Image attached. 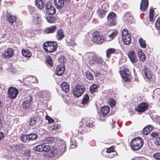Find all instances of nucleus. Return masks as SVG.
<instances>
[{"label": "nucleus", "mask_w": 160, "mask_h": 160, "mask_svg": "<svg viewBox=\"0 0 160 160\" xmlns=\"http://www.w3.org/2000/svg\"><path fill=\"white\" fill-rule=\"evenodd\" d=\"M58 46V44L55 42H47L44 43L43 48L45 51L52 52L56 50Z\"/></svg>", "instance_id": "nucleus-2"}, {"label": "nucleus", "mask_w": 160, "mask_h": 160, "mask_svg": "<svg viewBox=\"0 0 160 160\" xmlns=\"http://www.w3.org/2000/svg\"><path fill=\"white\" fill-rule=\"evenodd\" d=\"M29 99L27 100L26 101H25L22 105V107L24 109L28 108L30 107L31 105V100L32 99V98L31 96H29Z\"/></svg>", "instance_id": "nucleus-15"}, {"label": "nucleus", "mask_w": 160, "mask_h": 160, "mask_svg": "<svg viewBox=\"0 0 160 160\" xmlns=\"http://www.w3.org/2000/svg\"><path fill=\"white\" fill-rule=\"evenodd\" d=\"M138 56L139 59L142 62H144L146 60V57L144 53L141 50L138 51Z\"/></svg>", "instance_id": "nucleus-23"}, {"label": "nucleus", "mask_w": 160, "mask_h": 160, "mask_svg": "<svg viewBox=\"0 0 160 160\" xmlns=\"http://www.w3.org/2000/svg\"><path fill=\"white\" fill-rule=\"evenodd\" d=\"M63 71H56L55 74L58 76H61L63 73Z\"/></svg>", "instance_id": "nucleus-60"}, {"label": "nucleus", "mask_w": 160, "mask_h": 160, "mask_svg": "<svg viewBox=\"0 0 160 160\" xmlns=\"http://www.w3.org/2000/svg\"><path fill=\"white\" fill-rule=\"evenodd\" d=\"M118 32L117 31H115L112 32L111 34L108 35L110 39L109 41L112 40L118 34Z\"/></svg>", "instance_id": "nucleus-40"}, {"label": "nucleus", "mask_w": 160, "mask_h": 160, "mask_svg": "<svg viewBox=\"0 0 160 160\" xmlns=\"http://www.w3.org/2000/svg\"><path fill=\"white\" fill-rule=\"evenodd\" d=\"M153 129V127L152 126L149 125L144 128L143 130V132L144 134L147 135L149 134L150 132Z\"/></svg>", "instance_id": "nucleus-25"}, {"label": "nucleus", "mask_w": 160, "mask_h": 160, "mask_svg": "<svg viewBox=\"0 0 160 160\" xmlns=\"http://www.w3.org/2000/svg\"><path fill=\"white\" fill-rule=\"evenodd\" d=\"M61 88L62 90L66 93L68 92L69 90V86L68 83L65 82H62L61 84Z\"/></svg>", "instance_id": "nucleus-19"}, {"label": "nucleus", "mask_w": 160, "mask_h": 160, "mask_svg": "<svg viewBox=\"0 0 160 160\" xmlns=\"http://www.w3.org/2000/svg\"><path fill=\"white\" fill-rule=\"evenodd\" d=\"M92 60L97 63L103 65V62L102 58L100 57L97 56L95 55H93L92 56Z\"/></svg>", "instance_id": "nucleus-17"}, {"label": "nucleus", "mask_w": 160, "mask_h": 160, "mask_svg": "<svg viewBox=\"0 0 160 160\" xmlns=\"http://www.w3.org/2000/svg\"><path fill=\"white\" fill-rule=\"evenodd\" d=\"M4 137V134L3 132H0V141Z\"/></svg>", "instance_id": "nucleus-63"}, {"label": "nucleus", "mask_w": 160, "mask_h": 160, "mask_svg": "<svg viewBox=\"0 0 160 160\" xmlns=\"http://www.w3.org/2000/svg\"><path fill=\"white\" fill-rule=\"evenodd\" d=\"M108 20L109 22L110 26H113L115 24L114 21L116 19V14L114 12L110 13L107 17Z\"/></svg>", "instance_id": "nucleus-10"}, {"label": "nucleus", "mask_w": 160, "mask_h": 160, "mask_svg": "<svg viewBox=\"0 0 160 160\" xmlns=\"http://www.w3.org/2000/svg\"><path fill=\"white\" fill-rule=\"evenodd\" d=\"M55 138L53 137H48L43 139L42 141L44 144H49L55 142Z\"/></svg>", "instance_id": "nucleus-18"}, {"label": "nucleus", "mask_w": 160, "mask_h": 160, "mask_svg": "<svg viewBox=\"0 0 160 160\" xmlns=\"http://www.w3.org/2000/svg\"><path fill=\"white\" fill-rule=\"evenodd\" d=\"M38 118L36 116H34L31 118L29 121V124L31 126H33L37 122Z\"/></svg>", "instance_id": "nucleus-29"}, {"label": "nucleus", "mask_w": 160, "mask_h": 160, "mask_svg": "<svg viewBox=\"0 0 160 160\" xmlns=\"http://www.w3.org/2000/svg\"><path fill=\"white\" fill-rule=\"evenodd\" d=\"M18 92V90L14 87H10L8 90V94L9 98L12 99L16 98Z\"/></svg>", "instance_id": "nucleus-6"}, {"label": "nucleus", "mask_w": 160, "mask_h": 160, "mask_svg": "<svg viewBox=\"0 0 160 160\" xmlns=\"http://www.w3.org/2000/svg\"><path fill=\"white\" fill-rule=\"evenodd\" d=\"M58 60L60 63H63L66 61V60L65 57L63 56H61L59 57Z\"/></svg>", "instance_id": "nucleus-48"}, {"label": "nucleus", "mask_w": 160, "mask_h": 160, "mask_svg": "<svg viewBox=\"0 0 160 160\" xmlns=\"http://www.w3.org/2000/svg\"><path fill=\"white\" fill-rule=\"evenodd\" d=\"M109 102L110 105L112 107H114L116 104L115 100L113 98H110L109 100Z\"/></svg>", "instance_id": "nucleus-46"}, {"label": "nucleus", "mask_w": 160, "mask_h": 160, "mask_svg": "<svg viewBox=\"0 0 160 160\" xmlns=\"http://www.w3.org/2000/svg\"><path fill=\"white\" fill-rule=\"evenodd\" d=\"M84 121L86 122V125L87 127H88L89 129V130H90L89 127H90V124L89 122V118L88 117H85L83 118V119Z\"/></svg>", "instance_id": "nucleus-44"}, {"label": "nucleus", "mask_w": 160, "mask_h": 160, "mask_svg": "<svg viewBox=\"0 0 160 160\" xmlns=\"http://www.w3.org/2000/svg\"><path fill=\"white\" fill-rule=\"evenodd\" d=\"M129 71H120L119 73L122 78L125 82H128L130 79V74Z\"/></svg>", "instance_id": "nucleus-9"}, {"label": "nucleus", "mask_w": 160, "mask_h": 160, "mask_svg": "<svg viewBox=\"0 0 160 160\" xmlns=\"http://www.w3.org/2000/svg\"><path fill=\"white\" fill-rule=\"evenodd\" d=\"M109 108L107 106H104L101 108V111L103 116H105L109 111Z\"/></svg>", "instance_id": "nucleus-26"}, {"label": "nucleus", "mask_w": 160, "mask_h": 160, "mask_svg": "<svg viewBox=\"0 0 160 160\" xmlns=\"http://www.w3.org/2000/svg\"><path fill=\"white\" fill-rule=\"evenodd\" d=\"M29 142L31 140H34L37 138V135L35 133H31L28 134Z\"/></svg>", "instance_id": "nucleus-33"}, {"label": "nucleus", "mask_w": 160, "mask_h": 160, "mask_svg": "<svg viewBox=\"0 0 160 160\" xmlns=\"http://www.w3.org/2000/svg\"><path fill=\"white\" fill-rule=\"evenodd\" d=\"M7 19L8 22L11 23L12 25L13 23L16 21V18L14 16H13L11 14H8L7 15Z\"/></svg>", "instance_id": "nucleus-22"}, {"label": "nucleus", "mask_w": 160, "mask_h": 160, "mask_svg": "<svg viewBox=\"0 0 160 160\" xmlns=\"http://www.w3.org/2000/svg\"><path fill=\"white\" fill-rule=\"evenodd\" d=\"M128 55L130 61L132 63H136L137 62L138 60V58L134 52L132 51L129 52Z\"/></svg>", "instance_id": "nucleus-11"}, {"label": "nucleus", "mask_w": 160, "mask_h": 160, "mask_svg": "<svg viewBox=\"0 0 160 160\" xmlns=\"http://www.w3.org/2000/svg\"><path fill=\"white\" fill-rule=\"evenodd\" d=\"M13 54V50L12 48H8L6 51L3 52L2 55L3 56L7 58H9L11 57Z\"/></svg>", "instance_id": "nucleus-12"}, {"label": "nucleus", "mask_w": 160, "mask_h": 160, "mask_svg": "<svg viewBox=\"0 0 160 160\" xmlns=\"http://www.w3.org/2000/svg\"><path fill=\"white\" fill-rule=\"evenodd\" d=\"M28 137V134L25 135H24L21 136V139L22 142H29V140Z\"/></svg>", "instance_id": "nucleus-42"}, {"label": "nucleus", "mask_w": 160, "mask_h": 160, "mask_svg": "<svg viewBox=\"0 0 160 160\" xmlns=\"http://www.w3.org/2000/svg\"><path fill=\"white\" fill-rule=\"evenodd\" d=\"M71 142L70 144V147L72 148H73L76 147V141L74 140L71 139Z\"/></svg>", "instance_id": "nucleus-50"}, {"label": "nucleus", "mask_w": 160, "mask_h": 160, "mask_svg": "<svg viewBox=\"0 0 160 160\" xmlns=\"http://www.w3.org/2000/svg\"><path fill=\"white\" fill-rule=\"evenodd\" d=\"M59 151L60 153H63L65 152L66 150V145L64 143H62L59 148Z\"/></svg>", "instance_id": "nucleus-37"}, {"label": "nucleus", "mask_w": 160, "mask_h": 160, "mask_svg": "<svg viewBox=\"0 0 160 160\" xmlns=\"http://www.w3.org/2000/svg\"><path fill=\"white\" fill-rule=\"evenodd\" d=\"M148 7V2L147 0L142 1L140 6V9L142 11H145Z\"/></svg>", "instance_id": "nucleus-13"}, {"label": "nucleus", "mask_w": 160, "mask_h": 160, "mask_svg": "<svg viewBox=\"0 0 160 160\" xmlns=\"http://www.w3.org/2000/svg\"><path fill=\"white\" fill-rule=\"evenodd\" d=\"M64 36V35L62 30L59 29L57 31L56 38L58 40H60L62 39Z\"/></svg>", "instance_id": "nucleus-20"}, {"label": "nucleus", "mask_w": 160, "mask_h": 160, "mask_svg": "<svg viewBox=\"0 0 160 160\" xmlns=\"http://www.w3.org/2000/svg\"><path fill=\"white\" fill-rule=\"evenodd\" d=\"M69 45L73 46L75 45V43L74 41L71 40L69 43Z\"/></svg>", "instance_id": "nucleus-64"}, {"label": "nucleus", "mask_w": 160, "mask_h": 160, "mask_svg": "<svg viewBox=\"0 0 160 160\" xmlns=\"http://www.w3.org/2000/svg\"><path fill=\"white\" fill-rule=\"evenodd\" d=\"M149 19L152 22L154 21L153 14H149Z\"/></svg>", "instance_id": "nucleus-62"}, {"label": "nucleus", "mask_w": 160, "mask_h": 160, "mask_svg": "<svg viewBox=\"0 0 160 160\" xmlns=\"http://www.w3.org/2000/svg\"><path fill=\"white\" fill-rule=\"evenodd\" d=\"M107 10H104L103 9H100L98 11V13L99 16L101 18H102L105 17L106 13L107 12Z\"/></svg>", "instance_id": "nucleus-32"}, {"label": "nucleus", "mask_w": 160, "mask_h": 160, "mask_svg": "<svg viewBox=\"0 0 160 160\" xmlns=\"http://www.w3.org/2000/svg\"><path fill=\"white\" fill-rule=\"evenodd\" d=\"M46 19L48 22L50 23L52 22L54 20V18L50 16L48 17Z\"/></svg>", "instance_id": "nucleus-57"}, {"label": "nucleus", "mask_w": 160, "mask_h": 160, "mask_svg": "<svg viewBox=\"0 0 160 160\" xmlns=\"http://www.w3.org/2000/svg\"><path fill=\"white\" fill-rule=\"evenodd\" d=\"M148 107V105L147 103L142 102L136 108V110L139 112H142L147 110Z\"/></svg>", "instance_id": "nucleus-8"}, {"label": "nucleus", "mask_w": 160, "mask_h": 160, "mask_svg": "<svg viewBox=\"0 0 160 160\" xmlns=\"http://www.w3.org/2000/svg\"><path fill=\"white\" fill-rule=\"evenodd\" d=\"M154 143L156 145L160 147V138H156L154 140Z\"/></svg>", "instance_id": "nucleus-53"}, {"label": "nucleus", "mask_w": 160, "mask_h": 160, "mask_svg": "<svg viewBox=\"0 0 160 160\" xmlns=\"http://www.w3.org/2000/svg\"><path fill=\"white\" fill-rule=\"evenodd\" d=\"M115 154L116 153H113V152L108 153V154L106 155V157L109 158H112L115 156Z\"/></svg>", "instance_id": "nucleus-54"}, {"label": "nucleus", "mask_w": 160, "mask_h": 160, "mask_svg": "<svg viewBox=\"0 0 160 160\" xmlns=\"http://www.w3.org/2000/svg\"><path fill=\"white\" fill-rule=\"evenodd\" d=\"M46 13L48 14H54L55 12V9L52 6V4L51 2H48L46 5Z\"/></svg>", "instance_id": "nucleus-7"}, {"label": "nucleus", "mask_w": 160, "mask_h": 160, "mask_svg": "<svg viewBox=\"0 0 160 160\" xmlns=\"http://www.w3.org/2000/svg\"><path fill=\"white\" fill-rule=\"evenodd\" d=\"M85 74L87 79L88 80H90V72L87 71L85 73Z\"/></svg>", "instance_id": "nucleus-59"}, {"label": "nucleus", "mask_w": 160, "mask_h": 160, "mask_svg": "<svg viewBox=\"0 0 160 160\" xmlns=\"http://www.w3.org/2000/svg\"><path fill=\"white\" fill-rule=\"evenodd\" d=\"M65 65L64 63H61L57 67L56 69L57 70H65Z\"/></svg>", "instance_id": "nucleus-47"}, {"label": "nucleus", "mask_w": 160, "mask_h": 160, "mask_svg": "<svg viewBox=\"0 0 160 160\" xmlns=\"http://www.w3.org/2000/svg\"><path fill=\"white\" fill-rule=\"evenodd\" d=\"M151 136L154 138H157L159 136V134L156 132H152L151 134Z\"/></svg>", "instance_id": "nucleus-61"}, {"label": "nucleus", "mask_w": 160, "mask_h": 160, "mask_svg": "<svg viewBox=\"0 0 160 160\" xmlns=\"http://www.w3.org/2000/svg\"><path fill=\"white\" fill-rule=\"evenodd\" d=\"M45 118L46 120L48 121V123L49 124H52L54 122V120L48 115L46 116Z\"/></svg>", "instance_id": "nucleus-43"}, {"label": "nucleus", "mask_w": 160, "mask_h": 160, "mask_svg": "<svg viewBox=\"0 0 160 160\" xmlns=\"http://www.w3.org/2000/svg\"><path fill=\"white\" fill-rule=\"evenodd\" d=\"M153 157L157 160H160V152L154 153L153 155Z\"/></svg>", "instance_id": "nucleus-52"}, {"label": "nucleus", "mask_w": 160, "mask_h": 160, "mask_svg": "<svg viewBox=\"0 0 160 160\" xmlns=\"http://www.w3.org/2000/svg\"><path fill=\"white\" fill-rule=\"evenodd\" d=\"M58 124H55L54 125H52L50 126L49 127V128L50 129L52 130L58 128Z\"/></svg>", "instance_id": "nucleus-58"}, {"label": "nucleus", "mask_w": 160, "mask_h": 160, "mask_svg": "<svg viewBox=\"0 0 160 160\" xmlns=\"http://www.w3.org/2000/svg\"><path fill=\"white\" fill-rule=\"evenodd\" d=\"M89 97L87 94H85L82 99V104L83 105H86L89 102Z\"/></svg>", "instance_id": "nucleus-27"}, {"label": "nucleus", "mask_w": 160, "mask_h": 160, "mask_svg": "<svg viewBox=\"0 0 160 160\" xmlns=\"http://www.w3.org/2000/svg\"><path fill=\"white\" fill-rule=\"evenodd\" d=\"M109 7V5L107 3H105L103 4L102 6V8L101 9H103L104 10H107L108 9Z\"/></svg>", "instance_id": "nucleus-56"}, {"label": "nucleus", "mask_w": 160, "mask_h": 160, "mask_svg": "<svg viewBox=\"0 0 160 160\" xmlns=\"http://www.w3.org/2000/svg\"><path fill=\"white\" fill-rule=\"evenodd\" d=\"M155 26L157 30H160V17L156 21L155 23Z\"/></svg>", "instance_id": "nucleus-45"}, {"label": "nucleus", "mask_w": 160, "mask_h": 160, "mask_svg": "<svg viewBox=\"0 0 160 160\" xmlns=\"http://www.w3.org/2000/svg\"><path fill=\"white\" fill-rule=\"evenodd\" d=\"M85 88L84 86L80 84H77L73 88L72 90L73 94L76 97H79L81 96L85 91Z\"/></svg>", "instance_id": "nucleus-3"}, {"label": "nucleus", "mask_w": 160, "mask_h": 160, "mask_svg": "<svg viewBox=\"0 0 160 160\" xmlns=\"http://www.w3.org/2000/svg\"><path fill=\"white\" fill-rule=\"evenodd\" d=\"M22 53L23 56L28 58H29L31 56L32 53L31 52L28 50L23 49L22 51Z\"/></svg>", "instance_id": "nucleus-28"}, {"label": "nucleus", "mask_w": 160, "mask_h": 160, "mask_svg": "<svg viewBox=\"0 0 160 160\" xmlns=\"http://www.w3.org/2000/svg\"><path fill=\"white\" fill-rule=\"evenodd\" d=\"M143 73L145 75V78H146L148 80H150L152 78V75L150 71H143Z\"/></svg>", "instance_id": "nucleus-30"}, {"label": "nucleus", "mask_w": 160, "mask_h": 160, "mask_svg": "<svg viewBox=\"0 0 160 160\" xmlns=\"http://www.w3.org/2000/svg\"><path fill=\"white\" fill-rule=\"evenodd\" d=\"M49 96V93L48 91H42L41 94V98L44 99L45 100L48 98Z\"/></svg>", "instance_id": "nucleus-34"}, {"label": "nucleus", "mask_w": 160, "mask_h": 160, "mask_svg": "<svg viewBox=\"0 0 160 160\" xmlns=\"http://www.w3.org/2000/svg\"><path fill=\"white\" fill-rule=\"evenodd\" d=\"M114 152V147H111L109 148H108L107 149L106 152L107 153L113 152Z\"/></svg>", "instance_id": "nucleus-55"}, {"label": "nucleus", "mask_w": 160, "mask_h": 160, "mask_svg": "<svg viewBox=\"0 0 160 160\" xmlns=\"http://www.w3.org/2000/svg\"><path fill=\"white\" fill-rule=\"evenodd\" d=\"M57 28L55 26H51L45 28L43 30L44 34H49L54 32L56 30Z\"/></svg>", "instance_id": "nucleus-14"}, {"label": "nucleus", "mask_w": 160, "mask_h": 160, "mask_svg": "<svg viewBox=\"0 0 160 160\" xmlns=\"http://www.w3.org/2000/svg\"><path fill=\"white\" fill-rule=\"evenodd\" d=\"M139 42L140 44L141 47L143 48H146V45L145 42V41L141 38L139 39Z\"/></svg>", "instance_id": "nucleus-36"}, {"label": "nucleus", "mask_w": 160, "mask_h": 160, "mask_svg": "<svg viewBox=\"0 0 160 160\" xmlns=\"http://www.w3.org/2000/svg\"><path fill=\"white\" fill-rule=\"evenodd\" d=\"M143 144V139L140 137H136L132 140L130 146L132 149L134 151L140 149Z\"/></svg>", "instance_id": "nucleus-1"}, {"label": "nucleus", "mask_w": 160, "mask_h": 160, "mask_svg": "<svg viewBox=\"0 0 160 160\" xmlns=\"http://www.w3.org/2000/svg\"><path fill=\"white\" fill-rule=\"evenodd\" d=\"M64 1L63 0H54V3L57 8L58 9L62 8L64 5Z\"/></svg>", "instance_id": "nucleus-16"}, {"label": "nucleus", "mask_w": 160, "mask_h": 160, "mask_svg": "<svg viewBox=\"0 0 160 160\" xmlns=\"http://www.w3.org/2000/svg\"><path fill=\"white\" fill-rule=\"evenodd\" d=\"M46 62L50 66H51L52 65V58L51 57L48 56L46 60Z\"/></svg>", "instance_id": "nucleus-49"}, {"label": "nucleus", "mask_w": 160, "mask_h": 160, "mask_svg": "<svg viewBox=\"0 0 160 160\" xmlns=\"http://www.w3.org/2000/svg\"><path fill=\"white\" fill-rule=\"evenodd\" d=\"M35 4L37 7L40 9L43 8L45 5L44 2L42 0H36L35 2Z\"/></svg>", "instance_id": "nucleus-24"}, {"label": "nucleus", "mask_w": 160, "mask_h": 160, "mask_svg": "<svg viewBox=\"0 0 160 160\" xmlns=\"http://www.w3.org/2000/svg\"><path fill=\"white\" fill-rule=\"evenodd\" d=\"M99 87V85L98 84H95L92 85L91 86V93L93 94V92H96Z\"/></svg>", "instance_id": "nucleus-31"}, {"label": "nucleus", "mask_w": 160, "mask_h": 160, "mask_svg": "<svg viewBox=\"0 0 160 160\" xmlns=\"http://www.w3.org/2000/svg\"><path fill=\"white\" fill-rule=\"evenodd\" d=\"M92 40L93 42L96 44H101L104 40V38L103 36L100 35L98 32H95L92 34Z\"/></svg>", "instance_id": "nucleus-4"}, {"label": "nucleus", "mask_w": 160, "mask_h": 160, "mask_svg": "<svg viewBox=\"0 0 160 160\" xmlns=\"http://www.w3.org/2000/svg\"><path fill=\"white\" fill-rule=\"evenodd\" d=\"M51 152L53 156H56V155H59L60 153L59 150L56 148H54L52 149L51 151Z\"/></svg>", "instance_id": "nucleus-38"}, {"label": "nucleus", "mask_w": 160, "mask_h": 160, "mask_svg": "<svg viewBox=\"0 0 160 160\" xmlns=\"http://www.w3.org/2000/svg\"><path fill=\"white\" fill-rule=\"evenodd\" d=\"M33 150L34 151L38 152L43 151V144L39 145L36 147H34L33 148Z\"/></svg>", "instance_id": "nucleus-35"}, {"label": "nucleus", "mask_w": 160, "mask_h": 160, "mask_svg": "<svg viewBox=\"0 0 160 160\" xmlns=\"http://www.w3.org/2000/svg\"><path fill=\"white\" fill-rule=\"evenodd\" d=\"M115 50L114 48H109L106 51V55L108 58H109L110 55L115 52Z\"/></svg>", "instance_id": "nucleus-41"}, {"label": "nucleus", "mask_w": 160, "mask_h": 160, "mask_svg": "<svg viewBox=\"0 0 160 160\" xmlns=\"http://www.w3.org/2000/svg\"><path fill=\"white\" fill-rule=\"evenodd\" d=\"M50 147L48 145H45L43 144V149L45 152H48L50 150Z\"/></svg>", "instance_id": "nucleus-51"}, {"label": "nucleus", "mask_w": 160, "mask_h": 160, "mask_svg": "<svg viewBox=\"0 0 160 160\" xmlns=\"http://www.w3.org/2000/svg\"><path fill=\"white\" fill-rule=\"evenodd\" d=\"M125 18L128 22L131 21L133 19L132 17L131 16L130 12H127L125 15Z\"/></svg>", "instance_id": "nucleus-39"}, {"label": "nucleus", "mask_w": 160, "mask_h": 160, "mask_svg": "<svg viewBox=\"0 0 160 160\" xmlns=\"http://www.w3.org/2000/svg\"><path fill=\"white\" fill-rule=\"evenodd\" d=\"M122 38L123 42L126 45H129L131 42V38L127 30L124 29L122 32Z\"/></svg>", "instance_id": "nucleus-5"}, {"label": "nucleus", "mask_w": 160, "mask_h": 160, "mask_svg": "<svg viewBox=\"0 0 160 160\" xmlns=\"http://www.w3.org/2000/svg\"><path fill=\"white\" fill-rule=\"evenodd\" d=\"M33 21L34 23L36 24L40 23L41 22L39 15L37 13L33 14Z\"/></svg>", "instance_id": "nucleus-21"}]
</instances>
